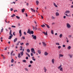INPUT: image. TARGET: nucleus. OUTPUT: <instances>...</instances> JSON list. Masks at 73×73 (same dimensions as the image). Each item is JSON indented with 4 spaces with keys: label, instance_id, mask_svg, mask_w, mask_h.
Here are the masks:
<instances>
[{
    "label": "nucleus",
    "instance_id": "1",
    "mask_svg": "<svg viewBox=\"0 0 73 73\" xmlns=\"http://www.w3.org/2000/svg\"><path fill=\"white\" fill-rule=\"evenodd\" d=\"M9 35H11L9 36V37L8 38V39L10 40L12 38V37H13V35L12 34V30H10L9 32Z\"/></svg>",
    "mask_w": 73,
    "mask_h": 73
},
{
    "label": "nucleus",
    "instance_id": "2",
    "mask_svg": "<svg viewBox=\"0 0 73 73\" xmlns=\"http://www.w3.org/2000/svg\"><path fill=\"white\" fill-rule=\"evenodd\" d=\"M70 13V11H66L65 12V13H64V15H65L66 16H69V15H68L66 13Z\"/></svg>",
    "mask_w": 73,
    "mask_h": 73
},
{
    "label": "nucleus",
    "instance_id": "3",
    "mask_svg": "<svg viewBox=\"0 0 73 73\" xmlns=\"http://www.w3.org/2000/svg\"><path fill=\"white\" fill-rule=\"evenodd\" d=\"M31 51L32 53H33L34 54H35L36 53V52H35V49L33 48H32L31 49Z\"/></svg>",
    "mask_w": 73,
    "mask_h": 73
},
{
    "label": "nucleus",
    "instance_id": "4",
    "mask_svg": "<svg viewBox=\"0 0 73 73\" xmlns=\"http://www.w3.org/2000/svg\"><path fill=\"white\" fill-rule=\"evenodd\" d=\"M61 66H62V65H60V66L58 67V69H60V71H62V72L63 71L62 68V67L61 68Z\"/></svg>",
    "mask_w": 73,
    "mask_h": 73
},
{
    "label": "nucleus",
    "instance_id": "5",
    "mask_svg": "<svg viewBox=\"0 0 73 73\" xmlns=\"http://www.w3.org/2000/svg\"><path fill=\"white\" fill-rule=\"evenodd\" d=\"M66 27L68 28H70L71 27V26L68 23H67L66 24Z\"/></svg>",
    "mask_w": 73,
    "mask_h": 73
},
{
    "label": "nucleus",
    "instance_id": "6",
    "mask_svg": "<svg viewBox=\"0 0 73 73\" xmlns=\"http://www.w3.org/2000/svg\"><path fill=\"white\" fill-rule=\"evenodd\" d=\"M32 37H33V39H34V40H36V35L34 36V35H32Z\"/></svg>",
    "mask_w": 73,
    "mask_h": 73
},
{
    "label": "nucleus",
    "instance_id": "7",
    "mask_svg": "<svg viewBox=\"0 0 73 73\" xmlns=\"http://www.w3.org/2000/svg\"><path fill=\"white\" fill-rule=\"evenodd\" d=\"M19 33L20 34V36L21 37V36H22V33H21V30H19Z\"/></svg>",
    "mask_w": 73,
    "mask_h": 73
},
{
    "label": "nucleus",
    "instance_id": "8",
    "mask_svg": "<svg viewBox=\"0 0 73 73\" xmlns=\"http://www.w3.org/2000/svg\"><path fill=\"white\" fill-rule=\"evenodd\" d=\"M31 11L33 12H36V11L32 8H31Z\"/></svg>",
    "mask_w": 73,
    "mask_h": 73
},
{
    "label": "nucleus",
    "instance_id": "9",
    "mask_svg": "<svg viewBox=\"0 0 73 73\" xmlns=\"http://www.w3.org/2000/svg\"><path fill=\"white\" fill-rule=\"evenodd\" d=\"M55 15H56V16H58L60 15V14H59V13H58V12H56V13Z\"/></svg>",
    "mask_w": 73,
    "mask_h": 73
},
{
    "label": "nucleus",
    "instance_id": "10",
    "mask_svg": "<svg viewBox=\"0 0 73 73\" xmlns=\"http://www.w3.org/2000/svg\"><path fill=\"white\" fill-rule=\"evenodd\" d=\"M33 30H35H35L36 31L37 29V27H35L34 26H33Z\"/></svg>",
    "mask_w": 73,
    "mask_h": 73
},
{
    "label": "nucleus",
    "instance_id": "11",
    "mask_svg": "<svg viewBox=\"0 0 73 73\" xmlns=\"http://www.w3.org/2000/svg\"><path fill=\"white\" fill-rule=\"evenodd\" d=\"M52 63L53 64H54V59H52Z\"/></svg>",
    "mask_w": 73,
    "mask_h": 73
},
{
    "label": "nucleus",
    "instance_id": "12",
    "mask_svg": "<svg viewBox=\"0 0 73 73\" xmlns=\"http://www.w3.org/2000/svg\"><path fill=\"white\" fill-rule=\"evenodd\" d=\"M44 56H48V53L46 52H45L44 53Z\"/></svg>",
    "mask_w": 73,
    "mask_h": 73
},
{
    "label": "nucleus",
    "instance_id": "13",
    "mask_svg": "<svg viewBox=\"0 0 73 73\" xmlns=\"http://www.w3.org/2000/svg\"><path fill=\"white\" fill-rule=\"evenodd\" d=\"M43 69L44 71V72H46V71H47V69H46V67H44Z\"/></svg>",
    "mask_w": 73,
    "mask_h": 73
},
{
    "label": "nucleus",
    "instance_id": "14",
    "mask_svg": "<svg viewBox=\"0 0 73 73\" xmlns=\"http://www.w3.org/2000/svg\"><path fill=\"white\" fill-rule=\"evenodd\" d=\"M63 56H64V55L61 54H59V58H60L61 57H63Z\"/></svg>",
    "mask_w": 73,
    "mask_h": 73
},
{
    "label": "nucleus",
    "instance_id": "15",
    "mask_svg": "<svg viewBox=\"0 0 73 73\" xmlns=\"http://www.w3.org/2000/svg\"><path fill=\"white\" fill-rule=\"evenodd\" d=\"M69 56H70V57L71 58H72V57H73V54H69Z\"/></svg>",
    "mask_w": 73,
    "mask_h": 73
},
{
    "label": "nucleus",
    "instance_id": "16",
    "mask_svg": "<svg viewBox=\"0 0 73 73\" xmlns=\"http://www.w3.org/2000/svg\"><path fill=\"white\" fill-rule=\"evenodd\" d=\"M38 52L39 53V54H41V50H38Z\"/></svg>",
    "mask_w": 73,
    "mask_h": 73
},
{
    "label": "nucleus",
    "instance_id": "17",
    "mask_svg": "<svg viewBox=\"0 0 73 73\" xmlns=\"http://www.w3.org/2000/svg\"><path fill=\"white\" fill-rule=\"evenodd\" d=\"M30 33H31V30H30V29H28V31L27 32V33H29V34H30Z\"/></svg>",
    "mask_w": 73,
    "mask_h": 73
},
{
    "label": "nucleus",
    "instance_id": "18",
    "mask_svg": "<svg viewBox=\"0 0 73 73\" xmlns=\"http://www.w3.org/2000/svg\"><path fill=\"white\" fill-rule=\"evenodd\" d=\"M42 43L43 45L44 46H46V44H45V43L44 42H42Z\"/></svg>",
    "mask_w": 73,
    "mask_h": 73
},
{
    "label": "nucleus",
    "instance_id": "19",
    "mask_svg": "<svg viewBox=\"0 0 73 73\" xmlns=\"http://www.w3.org/2000/svg\"><path fill=\"white\" fill-rule=\"evenodd\" d=\"M21 54V56H23V54H24V52H20Z\"/></svg>",
    "mask_w": 73,
    "mask_h": 73
},
{
    "label": "nucleus",
    "instance_id": "20",
    "mask_svg": "<svg viewBox=\"0 0 73 73\" xmlns=\"http://www.w3.org/2000/svg\"><path fill=\"white\" fill-rule=\"evenodd\" d=\"M17 40V38H16L14 40V42H16V41Z\"/></svg>",
    "mask_w": 73,
    "mask_h": 73
},
{
    "label": "nucleus",
    "instance_id": "21",
    "mask_svg": "<svg viewBox=\"0 0 73 73\" xmlns=\"http://www.w3.org/2000/svg\"><path fill=\"white\" fill-rule=\"evenodd\" d=\"M53 4H54V7H58V6H57V5H56V3H53Z\"/></svg>",
    "mask_w": 73,
    "mask_h": 73
},
{
    "label": "nucleus",
    "instance_id": "22",
    "mask_svg": "<svg viewBox=\"0 0 73 73\" xmlns=\"http://www.w3.org/2000/svg\"><path fill=\"white\" fill-rule=\"evenodd\" d=\"M45 25H46V27H47L48 28H50V27H49V25L46 24H45Z\"/></svg>",
    "mask_w": 73,
    "mask_h": 73
},
{
    "label": "nucleus",
    "instance_id": "23",
    "mask_svg": "<svg viewBox=\"0 0 73 73\" xmlns=\"http://www.w3.org/2000/svg\"><path fill=\"white\" fill-rule=\"evenodd\" d=\"M36 5H38V4H39V1H36Z\"/></svg>",
    "mask_w": 73,
    "mask_h": 73
},
{
    "label": "nucleus",
    "instance_id": "24",
    "mask_svg": "<svg viewBox=\"0 0 73 73\" xmlns=\"http://www.w3.org/2000/svg\"><path fill=\"white\" fill-rule=\"evenodd\" d=\"M22 12L23 13H24V11H25V9H23L21 10Z\"/></svg>",
    "mask_w": 73,
    "mask_h": 73
},
{
    "label": "nucleus",
    "instance_id": "25",
    "mask_svg": "<svg viewBox=\"0 0 73 73\" xmlns=\"http://www.w3.org/2000/svg\"><path fill=\"white\" fill-rule=\"evenodd\" d=\"M33 31H30V35H31V34H32V35H33L34 33Z\"/></svg>",
    "mask_w": 73,
    "mask_h": 73
},
{
    "label": "nucleus",
    "instance_id": "26",
    "mask_svg": "<svg viewBox=\"0 0 73 73\" xmlns=\"http://www.w3.org/2000/svg\"><path fill=\"white\" fill-rule=\"evenodd\" d=\"M68 49H69V50L70 49H71V46H68V48H67Z\"/></svg>",
    "mask_w": 73,
    "mask_h": 73
},
{
    "label": "nucleus",
    "instance_id": "27",
    "mask_svg": "<svg viewBox=\"0 0 73 73\" xmlns=\"http://www.w3.org/2000/svg\"><path fill=\"white\" fill-rule=\"evenodd\" d=\"M20 55H21V54L20 53H19L18 54V57L19 58H20V57H21V56H20Z\"/></svg>",
    "mask_w": 73,
    "mask_h": 73
},
{
    "label": "nucleus",
    "instance_id": "28",
    "mask_svg": "<svg viewBox=\"0 0 73 73\" xmlns=\"http://www.w3.org/2000/svg\"><path fill=\"white\" fill-rule=\"evenodd\" d=\"M42 33L44 34V35H48V34L47 33H46L45 32H43Z\"/></svg>",
    "mask_w": 73,
    "mask_h": 73
},
{
    "label": "nucleus",
    "instance_id": "29",
    "mask_svg": "<svg viewBox=\"0 0 73 73\" xmlns=\"http://www.w3.org/2000/svg\"><path fill=\"white\" fill-rule=\"evenodd\" d=\"M14 16H16V15H15V14H13L11 16V17H14Z\"/></svg>",
    "mask_w": 73,
    "mask_h": 73
},
{
    "label": "nucleus",
    "instance_id": "30",
    "mask_svg": "<svg viewBox=\"0 0 73 73\" xmlns=\"http://www.w3.org/2000/svg\"><path fill=\"white\" fill-rule=\"evenodd\" d=\"M14 60H13V59H12L11 60V62L12 63H13V62H14Z\"/></svg>",
    "mask_w": 73,
    "mask_h": 73
},
{
    "label": "nucleus",
    "instance_id": "31",
    "mask_svg": "<svg viewBox=\"0 0 73 73\" xmlns=\"http://www.w3.org/2000/svg\"><path fill=\"white\" fill-rule=\"evenodd\" d=\"M62 37V34H60L59 35V37H60V38H61Z\"/></svg>",
    "mask_w": 73,
    "mask_h": 73
},
{
    "label": "nucleus",
    "instance_id": "32",
    "mask_svg": "<svg viewBox=\"0 0 73 73\" xmlns=\"http://www.w3.org/2000/svg\"><path fill=\"white\" fill-rule=\"evenodd\" d=\"M27 52H28V53H29V52H30V50L29 49H28L27 50Z\"/></svg>",
    "mask_w": 73,
    "mask_h": 73
},
{
    "label": "nucleus",
    "instance_id": "33",
    "mask_svg": "<svg viewBox=\"0 0 73 73\" xmlns=\"http://www.w3.org/2000/svg\"><path fill=\"white\" fill-rule=\"evenodd\" d=\"M56 45H60V44L58 42L56 43Z\"/></svg>",
    "mask_w": 73,
    "mask_h": 73
},
{
    "label": "nucleus",
    "instance_id": "34",
    "mask_svg": "<svg viewBox=\"0 0 73 73\" xmlns=\"http://www.w3.org/2000/svg\"><path fill=\"white\" fill-rule=\"evenodd\" d=\"M16 17L17 19H20V17L18 16H16Z\"/></svg>",
    "mask_w": 73,
    "mask_h": 73
},
{
    "label": "nucleus",
    "instance_id": "35",
    "mask_svg": "<svg viewBox=\"0 0 73 73\" xmlns=\"http://www.w3.org/2000/svg\"><path fill=\"white\" fill-rule=\"evenodd\" d=\"M20 42H21L20 41L18 42L17 44H16L17 46V45H19V43H20Z\"/></svg>",
    "mask_w": 73,
    "mask_h": 73
},
{
    "label": "nucleus",
    "instance_id": "36",
    "mask_svg": "<svg viewBox=\"0 0 73 73\" xmlns=\"http://www.w3.org/2000/svg\"><path fill=\"white\" fill-rule=\"evenodd\" d=\"M52 19L53 20H54L55 19V17H54L53 16H52L51 17Z\"/></svg>",
    "mask_w": 73,
    "mask_h": 73
},
{
    "label": "nucleus",
    "instance_id": "37",
    "mask_svg": "<svg viewBox=\"0 0 73 73\" xmlns=\"http://www.w3.org/2000/svg\"><path fill=\"white\" fill-rule=\"evenodd\" d=\"M26 54L29 57H30V55L29 54H28L27 53H26Z\"/></svg>",
    "mask_w": 73,
    "mask_h": 73
},
{
    "label": "nucleus",
    "instance_id": "38",
    "mask_svg": "<svg viewBox=\"0 0 73 73\" xmlns=\"http://www.w3.org/2000/svg\"><path fill=\"white\" fill-rule=\"evenodd\" d=\"M29 45V43L27 42L26 43V46H28Z\"/></svg>",
    "mask_w": 73,
    "mask_h": 73
},
{
    "label": "nucleus",
    "instance_id": "39",
    "mask_svg": "<svg viewBox=\"0 0 73 73\" xmlns=\"http://www.w3.org/2000/svg\"><path fill=\"white\" fill-rule=\"evenodd\" d=\"M16 33V32H14L13 33V35L14 36H16V35H15Z\"/></svg>",
    "mask_w": 73,
    "mask_h": 73
},
{
    "label": "nucleus",
    "instance_id": "40",
    "mask_svg": "<svg viewBox=\"0 0 73 73\" xmlns=\"http://www.w3.org/2000/svg\"><path fill=\"white\" fill-rule=\"evenodd\" d=\"M32 58L33 60L34 61H36V59H34V57H33Z\"/></svg>",
    "mask_w": 73,
    "mask_h": 73
},
{
    "label": "nucleus",
    "instance_id": "41",
    "mask_svg": "<svg viewBox=\"0 0 73 73\" xmlns=\"http://www.w3.org/2000/svg\"><path fill=\"white\" fill-rule=\"evenodd\" d=\"M51 33L52 34V35L53 34V30H51Z\"/></svg>",
    "mask_w": 73,
    "mask_h": 73
},
{
    "label": "nucleus",
    "instance_id": "42",
    "mask_svg": "<svg viewBox=\"0 0 73 73\" xmlns=\"http://www.w3.org/2000/svg\"><path fill=\"white\" fill-rule=\"evenodd\" d=\"M13 53V50L12 51L11 53V56H12V53Z\"/></svg>",
    "mask_w": 73,
    "mask_h": 73
},
{
    "label": "nucleus",
    "instance_id": "43",
    "mask_svg": "<svg viewBox=\"0 0 73 73\" xmlns=\"http://www.w3.org/2000/svg\"><path fill=\"white\" fill-rule=\"evenodd\" d=\"M41 27H45V25H41Z\"/></svg>",
    "mask_w": 73,
    "mask_h": 73
},
{
    "label": "nucleus",
    "instance_id": "44",
    "mask_svg": "<svg viewBox=\"0 0 73 73\" xmlns=\"http://www.w3.org/2000/svg\"><path fill=\"white\" fill-rule=\"evenodd\" d=\"M2 29L1 30V32H3V30H4V29H3V27H2Z\"/></svg>",
    "mask_w": 73,
    "mask_h": 73
},
{
    "label": "nucleus",
    "instance_id": "45",
    "mask_svg": "<svg viewBox=\"0 0 73 73\" xmlns=\"http://www.w3.org/2000/svg\"><path fill=\"white\" fill-rule=\"evenodd\" d=\"M22 38H23V40H25V37L24 36L22 37L21 38V39H22Z\"/></svg>",
    "mask_w": 73,
    "mask_h": 73
},
{
    "label": "nucleus",
    "instance_id": "46",
    "mask_svg": "<svg viewBox=\"0 0 73 73\" xmlns=\"http://www.w3.org/2000/svg\"><path fill=\"white\" fill-rule=\"evenodd\" d=\"M61 46H59L58 47V49H60V48H61Z\"/></svg>",
    "mask_w": 73,
    "mask_h": 73
},
{
    "label": "nucleus",
    "instance_id": "47",
    "mask_svg": "<svg viewBox=\"0 0 73 73\" xmlns=\"http://www.w3.org/2000/svg\"><path fill=\"white\" fill-rule=\"evenodd\" d=\"M11 27L12 28H16V26H15L12 25L11 26Z\"/></svg>",
    "mask_w": 73,
    "mask_h": 73
},
{
    "label": "nucleus",
    "instance_id": "48",
    "mask_svg": "<svg viewBox=\"0 0 73 73\" xmlns=\"http://www.w3.org/2000/svg\"><path fill=\"white\" fill-rule=\"evenodd\" d=\"M25 70L26 71H28V69H27V68H25Z\"/></svg>",
    "mask_w": 73,
    "mask_h": 73
},
{
    "label": "nucleus",
    "instance_id": "49",
    "mask_svg": "<svg viewBox=\"0 0 73 73\" xmlns=\"http://www.w3.org/2000/svg\"><path fill=\"white\" fill-rule=\"evenodd\" d=\"M20 44L21 46L23 45H24V43H20Z\"/></svg>",
    "mask_w": 73,
    "mask_h": 73
},
{
    "label": "nucleus",
    "instance_id": "50",
    "mask_svg": "<svg viewBox=\"0 0 73 73\" xmlns=\"http://www.w3.org/2000/svg\"><path fill=\"white\" fill-rule=\"evenodd\" d=\"M30 64H33V61L32 60H31L30 61Z\"/></svg>",
    "mask_w": 73,
    "mask_h": 73
},
{
    "label": "nucleus",
    "instance_id": "51",
    "mask_svg": "<svg viewBox=\"0 0 73 73\" xmlns=\"http://www.w3.org/2000/svg\"><path fill=\"white\" fill-rule=\"evenodd\" d=\"M38 30H39V31H41V29L40 28H38V29H37Z\"/></svg>",
    "mask_w": 73,
    "mask_h": 73
},
{
    "label": "nucleus",
    "instance_id": "52",
    "mask_svg": "<svg viewBox=\"0 0 73 73\" xmlns=\"http://www.w3.org/2000/svg\"><path fill=\"white\" fill-rule=\"evenodd\" d=\"M23 62H26V60H23Z\"/></svg>",
    "mask_w": 73,
    "mask_h": 73
},
{
    "label": "nucleus",
    "instance_id": "53",
    "mask_svg": "<svg viewBox=\"0 0 73 73\" xmlns=\"http://www.w3.org/2000/svg\"><path fill=\"white\" fill-rule=\"evenodd\" d=\"M13 10V8H11L10 9L11 11H12Z\"/></svg>",
    "mask_w": 73,
    "mask_h": 73
},
{
    "label": "nucleus",
    "instance_id": "54",
    "mask_svg": "<svg viewBox=\"0 0 73 73\" xmlns=\"http://www.w3.org/2000/svg\"><path fill=\"white\" fill-rule=\"evenodd\" d=\"M68 37L69 38H70V37H72V35H69Z\"/></svg>",
    "mask_w": 73,
    "mask_h": 73
},
{
    "label": "nucleus",
    "instance_id": "55",
    "mask_svg": "<svg viewBox=\"0 0 73 73\" xmlns=\"http://www.w3.org/2000/svg\"><path fill=\"white\" fill-rule=\"evenodd\" d=\"M7 47H5V50H7Z\"/></svg>",
    "mask_w": 73,
    "mask_h": 73
},
{
    "label": "nucleus",
    "instance_id": "56",
    "mask_svg": "<svg viewBox=\"0 0 73 73\" xmlns=\"http://www.w3.org/2000/svg\"><path fill=\"white\" fill-rule=\"evenodd\" d=\"M41 17L42 19H44V17H43V16H42V15H41Z\"/></svg>",
    "mask_w": 73,
    "mask_h": 73
},
{
    "label": "nucleus",
    "instance_id": "57",
    "mask_svg": "<svg viewBox=\"0 0 73 73\" xmlns=\"http://www.w3.org/2000/svg\"><path fill=\"white\" fill-rule=\"evenodd\" d=\"M26 60H28V56L26 57Z\"/></svg>",
    "mask_w": 73,
    "mask_h": 73
},
{
    "label": "nucleus",
    "instance_id": "58",
    "mask_svg": "<svg viewBox=\"0 0 73 73\" xmlns=\"http://www.w3.org/2000/svg\"><path fill=\"white\" fill-rule=\"evenodd\" d=\"M24 34L25 35H27V34H26V33H25V32H24Z\"/></svg>",
    "mask_w": 73,
    "mask_h": 73
},
{
    "label": "nucleus",
    "instance_id": "59",
    "mask_svg": "<svg viewBox=\"0 0 73 73\" xmlns=\"http://www.w3.org/2000/svg\"><path fill=\"white\" fill-rule=\"evenodd\" d=\"M25 15H26V17H28V15L27 14V13H26L25 14Z\"/></svg>",
    "mask_w": 73,
    "mask_h": 73
},
{
    "label": "nucleus",
    "instance_id": "60",
    "mask_svg": "<svg viewBox=\"0 0 73 73\" xmlns=\"http://www.w3.org/2000/svg\"><path fill=\"white\" fill-rule=\"evenodd\" d=\"M31 56H33V53H31Z\"/></svg>",
    "mask_w": 73,
    "mask_h": 73
},
{
    "label": "nucleus",
    "instance_id": "61",
    "mask_svg": "<svg viewBox=\"0 0 73 73\" xmlns=\"http://www.w3.org/2000/svg\"><path fill=\"white\" fill-rule=\"evenodd\" d=\"M62 46H63V47H64H64H65V45H63Z\"/></svg>",
    "mask_w": 73,
    "mask_h": 73
},
{
    "label": "nucleus",
    "instance_id": "62",
    "mask_svg": "<svg viewBox=\"0 0 73 73\" xmlns=\"http://www.w3.org/2000/svg\"><path fill=\"white\" fill-rule=\"evenodd\" d=\"M55 23H53L52 24V25H54Z\"/></svg>",
    "mask_w": 73,
    "mask_h": 73
},
{
    "label": "nucleus",
    "instance_id": "63",
    "mask_svg": "<svg viewBox=\"0 0 73 73\" xmlns=\"http://www.w3.org/2000/svg\"><path fill=\"white\" fill-rule=\"evenodd\" d=\"M29 67H31V65H29Z\"/></svg>",
    "mask_w": 73,
    "mask_h": 73
},
{
    "label": "nucleus",
    "instance_id": "64",
    "mask_svg": "<svg viewBox=\"0 0 73 73\" xmlns=\"http://www.w3.org/2000/svg\"><path fill=\"white\" fill-rule=\"evenodd\" d=\"M71 8H73V5L71 6Z\"/></svg>",
    "mask_w": 73,
    "mask_h": 73
}]
</instances>
